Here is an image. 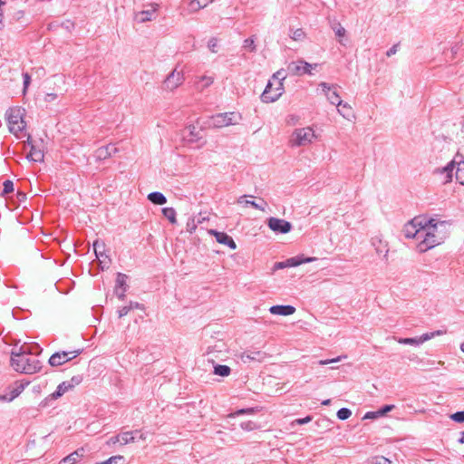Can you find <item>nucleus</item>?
Returning <instances> with one entry per match:
<instances>
[{
	"instance_id": "1",
	"label": "nucleus",
	"mask_w": 464,
	"mask_h": 464,
	"mask_svg": "<svg viewBox=\"0 0 464 464\" xmlns=\"http://www.w3.org/2000/svg\"><path fill=\"white\" fill-rule=\"evenodd\" d=\"M41 352L38 345L31 346L23 344L20 347H14L11 352V365L19 372L25 374H33L39 372L42 368L41 362L33 354Z\"/></svg>"
},
{
	"instance_id": "2",
	"label": "nucleus",
	"mask_w": 464,
	"mask_h": 464,
	"mask_svg": "<svg viewBox=\"0 0 464 464\" xmlns=\"http://www.w3.org/2000/svg\"><path fill=\"white\" fill-rule=\"evenodd\" d=\"M456 166V179L461 185H464V155L459 151L457 152L453 160L450 162H449L444 168L438 169V172L446 174V182L451 181L452 173Z\"/></svg>"
},
{
	"instance_id": "3",
	"label": "nucleus",
	"mask_w": 464,
	"mask_h": 464,
	"mask_svg": "<svg viewBox=\"0 0 464 464\" xmlns=\"http://www.w3.org/2000/svg\"><path fill=\"white\" fill-rule=\"evenodd\" d=\"M24 109L21 107H13L7 110L5 117L8 122L9 131L14 135H18L22 132L26 123L24 121Z\"/></svg>"
},
{
	"instance_id": "4",
	"label": "nucleus",
	"mask_w": 464,
	"mask_h": 464,
	"mask_svg": "<svg viewBox=\"0 0 464 464\" xmlns=\"http://www.w3.org/2000/svg\"><path fill=\"white\" fill-rule=\"evenodd\" d=\"M316 135L311 127L295 129L289 140L292 147H303L313 142Z\"/></svg>"
},
{
	"instance_id": "5",
	"label": "nucleus",
	"mask_w": 464,
	"mask_h": 464,
	"mask_svg": "<svg viewBox=\"0 0 464 464\" xmlns=\"http://www.w3.org/2000/svg\"><path fill=\"white\" fill-rule=\"evenodd\" d=\"M422 231L423 234H421V237L417 246L420 253L426 252L429 249L440 245L445 239L444 234H434L431 232H427L425 229H422Z\"/></svg>"
},
{
	"instance_id": "6",
	"label": "nucleus",
	"mask_w": 464,
	"mask_h": 464,
	"mask_svg": "<svg viewBox=\"0 0 464 464\" xmlns=\"http://www.w3.org/2000/svg\"><path fill=\"white\" fill-rule=\"evenodd\" d=\"M423 217H417L409 221L404 225L403 235L407 238H415L420 241L421 234H423L422 228Z\"/></svg>"
},
{
	"instance_id": "7",
	"label": "nucleus",
	"mask_w": 464,
	"mask_h": 464,
	"mask_svg": "<svg viewBox=\"0 0 464 464\" xmlns=\"http://www.w3.org/2000/svg\"><path fill=\"white\" fill-rule=\"evenodd\" d=\"M240 117L235 112L218 113L210 119L209 125L214 128H223L237 124Z\"/></svg>"
},
{
	"instance_id": "8",
	"label": "nucleus",
	"mask_w": 464,
	"mask_h": 464,
	"mask_svg": "<svg viewBox=\"0 0 464 464\" xmlns=\"http://www.w3.org/2000/svg\"><path fill=\"white\" fill-rule=\"evenodd\" d=\"M319 86L326 96L329 102L336 107H343L349 109V104L341 100L339 93L336 92V85L321 82Z\"/></svg>"
},
{
	"instance_id": "9",
	"label": "nucleus",
	"mask_w": 464,
	"mask_h": 464,
	"mask_svg": "<svg viewBox=\"0 0 464 464\" xmlns=\"http://www.w3.org/2000/svg\"><path fill=\"white\" fill-rule=\"evenodd\" d=\"M317 63L312 64L304 60H298L296 62H291L287 64L286 71L291 75H304L312 74L311 70L316 68Z\"/></svg>"
},
{
	"instance_id": "10",
	"label": "nucleus",
	"mask_w": 464,
	"mask_h": 464,
	"mask_svg": "<svg viewBox=\"0 0 464 464\" xmlns=\"http://www.w3.org/2000/svg\"><path fill=\"white\" fill-rule=\"evenodd\" d=\"M80 353L81 350L54 353L49 359V364L53 367L63 365L65 362L76 358Z\"/></svg>"
},
{
	"instance_id": "11",
	"label": "nucleus",
	"mask_w": 464,
	"mask_h": 464,
	"mask_svg": "<svg viewBox=\"0 0 464 464\" xmlns=\"http://www.w3.org/2000/svg\"><path fill=\"white\" fill-rule=\"evenodd\" d=\"M30 383L28 381H18L13 385L8 387L7 392L4 394H0V401H12L18 397L24 388Z\"/></svg>"
},
{
	"instance_id": "12",
	"label": "nucleus",
	"mask_w": 464,
	"mask_h": 464,
	"mask_svg": "<svg viewBox=\"0 0 464 464\" xmlns=\"http://www.w3.org/2000/svg\"><path fill=\"white\" fill-rule=\"evenodd\" d=\"M184 75L182 72L174 69L165 79L162 88L166 91L172 92L182 84Z\"/></svg>"
},
{
	"instance_id": "13",
	"label": "nucleus",
	"mask_w": 464,
	"mask_h": 464,
	"mask_svg": "<svg viewBox=\"0 0 464 464\" xmlns=\"http://www.w3.org/2000/svg\"><path fill=\"white\" fill-rule=\"evenodd\" d=\"M444 334L443 331L438 330L430 333H425L419 337L414 338H399L397 342L401 344H409V345H420L423 343L434 338L435 336H440Z\"/></svg>"
},
{
	"instance_id": "14",
	"label": "nucleus",
	"mask_w": 464,
	"mask_h": 464,
	"mask_svg": "<svg viewBox=\"0 0 464 464\" xmlns=\"http://www.w3.org/2000/svg\"><path fill=\"white\" fill-rule=\"evenodd\" d=\"M273 86V82L271 81L268 82V83L266 86L265 91L263 92L261 95V100L264 102H274L277 101L280 96L283 94L284 92V85L283 82H277L276 86L275 87V92L273 95H270V88Z\"/></svg>"
},
{
	"instance_id": "15",
	"label": "nucleus",
	"mask_w": 464,
	"mask_h": 464,
	"mask_svg": "<svg viewBox=\"0 0 464 464\" xmlns=\"http://www.w3.org/2000/svg\"><path fill=\"white\" fill-rule=\"evenodd\" d=\"M267 226L272 231L281 234H286L292 229L290 222L277 218H269L267 219Z\"/></svg>"
},
{
	"instance_id": "16",
	"label": "nucleus",
	"mask_w": 464,
	"mask_h": 464,
	"mask_svg": "<svg viewBox=\"0 0 464 464\" xmlns=\"http://www.w3.org/2000/svg\"><path fill=\"white\" fill-rule=\"evenodd\" d=\"M93 250L102 269L108 268L111 264V259L105 253V244L102 241L95 240L93 243Z\"/></svg>"
},
{
	"instance_id": "17",
	"label": "nucleus",
	"mask_w": 464,
	"mask_h": 464,
	"mask_svg": "<svg viewBox=\"0 0 464 464\" xmlns=\"http://www.w3.org/2000/svg\"><path fill=\"white\" fill-rule=\"evenodd\" d=\"M158 8V4H150L147 9L134 13V20L140 24L152 21L155 18Z\"/></svg>"
},
{
	"instance_id": "18",
	"label": "nucleus",
	"mask_w": 464,
	"mask_h": 464,
	"mask_svg": "<svg viewBox=\"0 0 464 464\" xmlns=\"http://www.w3.org/2000/svg\"><path fill=\"white\" fill-rule=\"evenodd\" d=\"M422 225V229H425L427 232H431L434 234H444L440 230V228L445 227V221H437L434 218H423Z\"/></svg>"
},
{
	"instance_id": "19",
	"label": "nucleus",
	"mask_w": 464,
	"mask_h": 464,
	"mask_svg": "<svg viewBox=\"0 0 464 464\" xmlns=\"http://www.w3.org/2000/svg\"><path fill=\"white\" fill-rule=\"evenodd\" d=\"M371 244L374 247L377 255H383L384 257H387L389 253L388 243L384 241L381 236L372 237Z\"/></svg>"
},
{
	"instance_id": "20",
	"label": "nucleus",
	"mask_w": 464,
	"mask_h": 464,
	"mask_svg": "<svg viewBox=\"0 0 464 464\" xmlns=\"http://www.w3.org/2000/svg\"><path fill=\"white\" fill-rule=\"evenodd\" d=\"M209 234L213 235L218 243H220L222 245H226L228 247H230L231 249L237 248V245H236L235 241L227 233L218 232L217 230L211 229V230H209Z\"/></svg>"
},
{
	"instance_id": "21",
	"label": "nucleus",
	"mask_w": 464,
	"mask_h": 464,
	"mask_svg": "<svg viewBox=\"0 0 464 464\" xmlns=\"http://www.w3.org/2000/svg\"><path fill=\"white\" fill-rule=\"evenodd\" d=\"M116 152L117 148L112 144H109L107 146H103L97 149L95 151V156L98 160H106L107 158L111 157L112 154Z\"/></svg>"
},
{
	"instance_id": "22",
	"label": "nucleus",
	"mask_w": 464,
	"mask_h": 464,
	"mask_svg": "<svg viewBox=\"0 0 464 464\" xmlns=\"http://www.w3.org/2000/svg\"><path fill=\"white\" fill-rule=\"evenodd\" d=\"M240 358L244 362L250 361L261 362L265 358V353L261 351H246L240 355Z\"/></svg>"
},
{
	"instance_id": "23",
	"label": "nucleus",
	"mask_w": 464,
	"mask_h": 464,
	"mask_svg": "<svg viewBox=\"0 0 464 464\" xmlns=\"http://www.w3.org/2000/svg\"><path fill=\"white\" fill-rule=\"evenodd\" d=\"M272 314L291 315L295 312V308L292 305H273L269 308Z\"/></svg>"
},
{
	"instance_id": "24",
	"label": "nucleus",
	"mask_w": 464,
	"mask_h": 464,
	"mask_svg": "<svg viewBox=\"0 0 464 464\" xmlns=\"http://www.w3.org/2000/svg\"><path fill=\"white\" fill-rule=\"evenodd\" d=\"M83 455L84 450L82 448L78 449L77 450L63 458L59 464H74L78 462L83 457Z\"/></svg>"
},
{
	"instance_id": "25",
	"label": "nucleus",
	"mask_w": 464,
	"mask_h": 464,
	"mask_svg": "<svg viewBox=\"0 0 464 464\" xmlns=\"http://www.w3.org/2000/svg\"><path fill=\"white\" fill-rule=\"evenodd\" d=\"M26 158L34 162H42L44 160V154L40 148H37L35 145L32 144Z\"/></svg>"
},
{
	"instance_id": "26",
	"label": "nucleus",
	"mask_w": 464,
	"mask_h": 464,
	"mask_svg": "<svg viewBox=\"0 0 464 464\" xmlns=\"http://www.w3.org/2000/svg\"><path fill=\"white\" fill-rule=\"evenodd\" d=\"M139 432V430L121 432V445L124 446L130 443H134Z\"/></svg>"
},
{
	"instance_id": "27",
	"label": "nucleus",
	"mask_w": 464,
	"mask_h": 464,
	"mask_svg": "<svg viewBox=\"0 0 464 464\" xmlns=\"http://www.w3.org/2000/svg\"><path fill=\"white\" fill-rule=\"evenodd\" d=\"M70 389H72V385H70V382H63L60 383L55 392H53L50 397L52 400H57L58 398L62 397L66 392H68Z\"/></svg>"
},
{
	"instance_id": "28",
	"label": "nucleus",
	"mask_w": 464,
	"mask_h": 464,
	"mask_svg": "<svg viewBox=\"0 0 464 464\" xmlns=\"http://www.w3.org/2000/svg\"><path fill=\"white\" fill-rule=\"evenodd\" d=\"M246 197L247 196H246V195L241 196L237 199V203L238 204H243L246 207V206H251V207L255 208L256 209H259L261 211H266V207L267 206L266 202L262 200L263 205H261V204L256 203V201L246 199Z\"/></svg>"
},
{
	"instance_id": "29",
	"label": "nucleus",
	"mask_w": 464,
	"mask_h": 464,
	"mask_svg": "<svg viewBox=\"0 0 464 464\" xmlns=\"http://www.w3.org/2000/svg\"><path fill=\"white\" fill-rule=\"evenodd\" d=\"M315 257L302 258L301 256H294L285 260L286 267H295L304 263H310L315 260Z\"/></svg>"
},
{
	"instance_id": "30",
	"label": "nucleus",
	"mask_w": 464,
	"mask_h": 464,
	"mask_svg": "<svg viewBox=\"0 0 464 464\" xmlns=\"http://www.w3.org/2000/svg\"><path fill=\"white\" fill-rule=\"evenodd\" d=\"M187 131L188 133L185 135V138L188 142H197L202 139V136L200 135L201 130H197L195 126L189 125L187 128Z\"/></svg>"
},
{
	"instance_id": "31",
	"label": "nucleus",
	"mask_w": 464,
	"mask_h": 464,
	"mask_svg": "<svg viewBox=\"0 0 464 464\" xmlns=\"http://www.w3.org/2000/svg\"><path fill=\"white\" fill-rule=\"evenodd\" d=\"M148 199L155 205H164L167 202V198L161 192L158 191L150 193Z\"/></svg>"
},
{
	"instance_id": "32",
	"label": "nucleus",
	"mask_w": 464,
	"mask_h": 464,
	"mask_svg": "<svg viewBox=\"0 0 464 464\" xmlns=\"http://www.w3.org/2000/svg\"><path fill=\"white\" fill-rule=\"evenodd\" d=\"M231 369L227 365L216 364L214 366V374L227 377L230 374Z\"/></svg>"
},
{
	"instance_id": "33",
	"label": "nucleus",
	"mask_w": 464,
	"mask_h": 464,
	"mask_svg": "<svg viewBox=\"0 0 464 464\" xmlns=\"http://www.w3.org/2000/svg\"><path fill=\"white\" fill-rule=\"evenodd\" d=\"M162 214L171 224L177 223L176 210L173 208H162Z\"/></svg>"
},
{
	"instance_id": "34",
	"label": "nucleus",
	"mask_w": 464,
	"mask_h": 464,
	"mask_svg": "<svg viewBox=\"0 0 464 464\" xmlns=\"http://www.w3.org/2000/svg\"><path fill=\"white\" fill-rule=\"evenodd\" d=\"M226 349V344L222 341H218L213 346H209L208 348V354H212L215 353H220Z\"/></svg>"
},
{
	"instance_id": "35",
	"label": "nucleus",
	"mask_w": 464,
	"mask_h": 464,
	"mask_svg": "<svg viewBox=\"0 0 464 464\" xmlns=\"http://www.w3.org/2000/svg\"><path fill=\"white\" fill-rule=\"evenodd\" d=\"M126 280H127V276L125 274L118 273L117 278H116L115 289H121V288L123 289V287H126V289H127L128 285H127Z\"/></svg>"
},
{
	"instance_id": "36",
	"label": "nucleus",
	"mask_w": 464,
	"mask_h": 464,
	"mask_svg": "<svg viewBox=\"0 0 464 464\" xmlns=\"http://www.w3.org/2000/svg\"><path fill=\"white\" fill-rule=\"evenodd\" d=\"M202 8H204V7L201 5L200 0H191L188 3V13H196Z\"/></svg>"
},
{
	"instance_id": "37",
	"label": "nucleus",
	"mask_w": 464,
	"mask_h": 464,
	"mask_svg": "<svg viewBox=\"0 0 464 464\" xmlns=\"http://www.w3.org/2000/svg\"><path fill=\"white\" fill-rule=\"evenodd\" d=\"M336 415L339 420H344L351 417L352 411L348 408H342L337 411Z\"/></svg>"
},
{
	"instance_id": "38",
	"label": "nucleus",
	"mask_w": 464,
	"mask_h": 464,
	"mask_svg": "<svg viewBox=\"0 0 464 464\" xmlns=\"http://www.w3.org/2000/svg\"><path fill=\"white\" fill-rule=\"evenodd\" d=\"M290 37L294 41H303L305 38V33L303 31V29H296L292 31Z\"/></svg>"
},
{
	"instance_id": "39",
	"label": "nucleus",
	"mask_w": 464,
	"mask_h": 464,
	"mask_svg": "<svg viewBox=\"0 0 464 464\" xmlns=\"http://www.w3.org/2000/svg\"><path fill=\"white\" fill-rule=\"evenodd\" d=\"M243 48L244 49H246L248 50L249 52H256V44H255V40L254 38L250 37V38H247L244 41V44H243Z\"/></svg>"
},
{
	"instance_id": "40",
	"label": "nucleus",
	"mask_w": 464,
	"mask_h": 464,
	"mask_svg": "<svg viewBox=\"0 0 464 464\" xmlns=\"http://www.w3.org/2000/svg\"><path fill=\"white\" fill-rule=\"evenodd\" d=\"M198 223H201V220L198 219V221H196L195 218H189L187 222V231L192 234L196 230Z\"/></svg>"
},
{
	"instance_id": "41",
	"label": "nucleus",
	"mask_w": 464,
	"mask_h": 464,
	"mask_svg": "<svg viewBox=\"0 0 464 464\" xmlns=\"http://www.w3.org/2000/svg\"><path fill=\"white\" fill-rule=\"evenodd\" d=\"M286 78V72H285V69H280L278 70L277 72H276L273 76H272V79L273 80H276L277 82H283V81Z\"/></svg>"
},
{
	"instance_id": "42",
	"label": "nucleus",
	"mask_w": 464,
	"mask_h": 464,
	"mask_svg": "<svg viewBox=\"0 0 464 464\" xmlns=\"http://www.w3.org/2000/svg\"><path fill=\"white\" fill-rule=\"evenodd\" d=\"M3 186H4V188H3L2 195L9 194L14 190V183H13V181H11L9 179L4 181Z\"/></svg>"
},
{
	"instance_id": "43",
	"label": "nucleus",
	"mask_w": 464,
	"mask_h": 464,
	"mask_svg": "<svg viewBox=\"0 0 464 464\" xmlns=\"http://www.w3.org/2000/svg\"><path fill=\"white\" fill-rule=\"evenodd\" d=\"M372 464H393V462L383 456H376L372 459Z\"/></svg>"
},
{
	"instance_id": "44",
	"label": "nucleus",
	"mask_w": 464,
	"mask_h": 464,
	"mask_svg": "<svg viewBox=\"0 0 464 464\" xmlns=\"http://www.w3.org/2000/svg\"><path fill=\"white\" fill-rule=\"evenodd\" d=\"M450 419L458 423L464 422V411H457L450 415Z\"/></svg>"
},
{
	"instance_id": "45",
	"label": "nucleus",
	"mask_w": 464,
	"mask_h": 464,
	"mask_svg": "<svg viewBox=\"0 0 464 464\" xmlns=\"http://www.w3.org/2000/svg\"><path fill=\"white\" fill-rule=\"evenodd\" d=\"M208 49L212 52V53H217L218 50H217V47H218V39L215 38V37H212L211 39H209V41L208 42Z\"/></svg>"
},
{
	"instance_id": "46",
	"label": "nucleus",
	"mask_w": 464,
	"mask_h": 464,
	"mask_svg": "<svg viewBox=\"0 0 464 464\" xmlns=\"http://www.w3.org/2000/svg\"><path fill=\"white\" fill-rule=\"evenodd\" d=\"M240 426L244 430L247 431L253 430L256 427V423L251 420L242 422Z\"/></svg>"
},
{
	"instance_id": "47",
	"label": "nucleus",
	"mask_w": 464,
	"mask_h": 464,
	"mask_svg": "<svg viewBox=\"0 0 464 464\" xmlns=\"http://www.w3.org/2000/svg\"><path fill=\"white\" fill-rule=\"evenodd\" d=\"M338 112L344 118H348L352 112V107L349 105L348 108L337 107Z\"/></svg>"
},
{
	"instance_id": "48",
	"label": "nucleus",
	"mask_w": 464,
	"mask_h": 464,
	"mask_svg": "<svg viewBox=\"0 0 464 464\" xmlns=\"http://www.w3.org/2000/svg\"><path fill=\"white\" fill-rule=\"evenodd\" d=\"M131 311L130 304L125 305L118 310L119 318L127 315Z\"/></svg>"
},
{
	"instance_id": "49",
	"label": "nucleus",
	"mask_w": 464,
	"mask_h": 464,
	"mask_svg": "<svg viewBox=\"0 0 464 464\" xmlns=\"http://www.w3.org/2000/svg\"><path fill=\"white\" fill-rule=\"evenodd\" d=\"M380 417L378 411H368L364 414L362 420H374Z\"/></svg>"
},
{
	"instance_id": "50",
	"label": "nucleus",
	"mask_w": 464,
	"mask_h": 464,
	"mask_svg": "<svg viewBox=\"0 0 464 464\" xmlns=\"http://www.w3.org/2000/svg\"><path fill=\"white\" fill-rule=\"evenodd\" d=\"M200 82H202V88H206L213 82V79L208 76H202Z\"/></svg>"
},
{
	"instance_id": "51",
	"label": "nucleus",
	"mask_w": 464,
	"mask_h": 464,
	"mask_svg": "<svg viewBox=\"0 0 464 464\" xmlns=\"http://www.w3.org/2000/svg\"><path fill=\"white\" fill-rule=\"evenodd\" d=\"M394 408V405H385L383 406L382 408H381L379 411H378V413L381 416H383L385 415L387 412L391 411L392 409Z\"/></svg>"
},
{
	"instance_id": "52",
	"label": "nucleus",
	"mask_w": 464,
	"mask_h": 464,
	"mask_svg": "<svg viewBox=\"0 0 464 464\" xmlns=\"http://www.w3.org/2000/svg\"><path fill=\"white\" fill-rule=\"evenodd\" d=\"M23 79H24V92L31 82V77L28 72H24V73H23Z\"/></svg>"
},
{
	"instance_id": "53",
	"label": "nucleus",
	"mask_w": 464,
	"mask_h": 464,
	"mask_svg": "<svg viewBox=\"0 0 464 464\" xmlns=\"http://www.w3.org/2000/svg\"><path fill=\"white\" fill-rule=\"evenodd\" d=\"M334 31L339 37H342L345 34V29L341 24H337L335 27H334Z\"/></svg>"
},
{
	"instance_id": "54",
	"label": "nucleus",
	"mask_w": 464,
	"mask_h": 464,
	"mask_svg": "<svg viewBox=\"0 0 464 464\" xmlns=\"http://www.w3.org/2000/svg\"><path fill=\"white\" fill-rule=\"evenodd\" d=\"M82 381V377L81 375L73 376L69 382L70 385H72V388L74 386L80 384Z\"/></svg>"
},
{
	"instance_id": "55",
	"label": "nucleus",
	"mask_w": 464,
	"mask_h": 464,
	"mask_svg": "<svg viewBox=\"0 0 464 464\" xmlns=\"http://www.w3.org/2000/svg\"><path fill=\"white\" fill-rule=\"evenodd\" d=\"M117 443L121 444V433L116 436L111 437L107 441L108 445H115Z\"/></svg>"
},
{
	"instance_id": "56",
	"label": "nucleus",
	"mask_w": 464,
	"mask_h": 464,
	"mask_svg": "<svg viewBox=\"0 0 464 464\" xmlns=\"http://www.w3.org/2000/svg\"><path fill=\"white\" fill-rule=\"evenodd\" d=\"M342 359L341 356H338L336 358H334V359H330V360H321L319 361V364L320 365H326V364H329V363H332V362H340Z\"/></svg>"
},
{
	"instance_id": "57",
	"label": "nucleus",
	"mask_w": 464,
	"mask_h": 464,
	"mask_svg": "<svg viewBox=\"0 0 464 464\" xmlns=\"http://www.w3.org/2000/svg\"><path fill=\"white\" fill-rule=\"evenodd\" d=\"M24 15V12L23 10H15L12 16L15 21L21 20Z\"/></svg>"
},
{
	"instance_id": "58",
	"label": "nucleus",
	"mask_w": 464,
	"mask_h": 464,
	"mask_svg": "<svg viewBox=\"0 0 464 464\" xmlns=\"http://www.w3.org/2000/svg\"><path fill=\"white\" fill-rule=\"evenodd\" d=\"M126 291H127L126 287H123V289L122 288H121V289H114V292H115L116 295L121 300L124 299Z\"/></svg>"
},
{
	"instance_id": "59",
	"label": "nucleus",
	"mask_w": 464,
	"mask_h": 464,
	"mask_svg": "<svg viewBox=\"0 0 464 464\" xmlns=\"http://www.w3.org/2000/svg\"><path fill=\"white\" fill-rule=\"evenodd\" d=\"M399 44H393L386 53V55L388 57H391L392 55L395 54L398 51Z\"/></svg>"
},
{
	"instance_id": "60",
	"label": "nucleus",
	"mask_w": 464,
	"mask_h": 464,
	"mask_svg": "<svg viewBox=\"0 0 464 464\" xmlns=\"http://www.w3.org/2000/svg\"><path fill=\"white\" fill-rule=\"evenodd\" d=\"M252 411H253L252 409H242V410L237 411L235 413L230 414L229 417H234L236 415L243 414V413H246V412H252Z\"/></svg>"
},
{
	"instance_id": "61",
	"label": "nucleus",
	"mask_w": 464,
	"mask_h": 464,
	"mask_svg": "<svg viewBox=\"0 0 464 464\" xmlns=\"http://www.w3.org/2000/svg\"><path fill=\"white\" fill-rule=\"evenodd\" d=\"M129 304H130L131 310H133V309H141L142 308V304H140L138 302L130 301L129 303Z\"/></svg>"
},
{
	"instance_id": "62",
	"label": "nucleus",
	"mask_w": 464,
	"mask_h": 464,
	"mask_svg": "<svg viewBox=\"0 0 464 464\" xmlns=\"http://www.w3.org/2000/svg\"><path fill=\"white\" fill-rule=\"evenodd\" d=\"M285 267H286L285 261L277 262L274 266V270L283 269V268H285Z\"/></svg>"
},
{
	"instance_id": "63",
	"label": "nucleus",
	"mask_w": 464,
	"mask_h": 464,
	"mask_svg": "<svg viewBox=\"0 0 464 464\" xmlns=\"http://www.w3.org/2000/svg\"><path fill=\"white\" fill-rule=\"evenodd\" d=\"M311 420L312 418L310 416H306L305 418L296 420V422L298 424H305L311 421Z\"/></svg>"
},
{
	"instance_id": "64",
	"label": "nucleus",
	"mask_w": 464,
	"mask_h": 464,
	"mask_svg": "<svg viewBox=\"0 0 464 464\" xmlns=\"http://www.w3.org/2000/svg\"><path fill=\"white\" fill-rule=\"evenodd\" d=\"M56 99V94L55 93H47L46 96H45V101L46 102H53Z\"/></svg>"
}]
</instances>
